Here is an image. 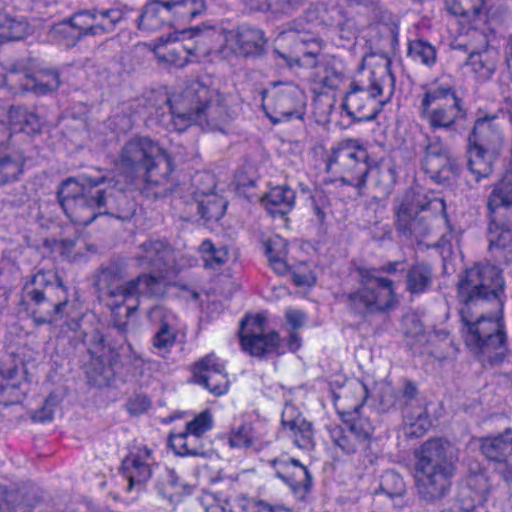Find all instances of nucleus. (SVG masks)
Wrapping results in <instances>:
<instances>
[{
    "label": "nucleus",
    "mask_w": 512,
    "mask_h": 512,
    "mask_svg": "<svg viewBox=\"0 0 512 512\" xmlns=\"http://www.w3.org/2000/svg\"><path fill=\"white\" fill-rule=\"evenodd\" d=\"M498 0H450L448 10L455 16H461L471 21L488 20L500 17L507 11L506 6L496 7Z\"/></svg>",
    "instance_id": "a878e982"
},
{
    "label": "nucleus",
    "mask_w": 512,
    "mask_h": 512,
    "mask_svg": "<svg viewBox=\"0 0 512 512\" xmlns=\"http://www.w3.org/2000/svg\"><path fill=\"white\" fill-rule=\"evenodd\" d=\"M408 56L415 62H419L429 68L437 61L435 46L424 39H415L408 44Z\"/></svg>",
    "instance_id": "49530a36"
},
{
    "label": "nucleus",
    "mask_w": 512,
    "mask_h": 512,
    "mask_svg": "<svg viewBox=\"0 0 512 512\" xmlns=\"http://www.w3.org/2000/svg\"><path fill=\"white\" fill-rule=\"evenodd\" d=\"M301 47L298 49L299 55L292 56L274 50V54L278 59L290 68L294 66L312 68V78L316 84L329 90H336L344 79L343 68L340 61L333 57H322L318 60L322 50V41L317 38L309 40L300 38Z\"/></svg>",
    "instance_id": "9d476101"
},
{
    "label": "nucleus",
    "mask_w": 512,
    "mask_h": 512,
    "mask_svg": "<svg viewBox=\"0 0 512 512\" xmlns=\"http://www.w3.org/2000/svg\"><path fill=\"white\" fill-rule=\"evenodd\" d=\"M4 81L12 90L31 91L36 94L55 91L60 85L59 74L54 70H42L34 76L15 66L9 69Z\"/></svg>",
    "instance_id": "412c9836"
},
{
    "label": "nucleus",
    "mask_w": 512,
    "mask_h": 512,
    "mask_svg": "<svg viewBox=\"0 0 512 512\" xmlns=\"http://www.w3.org/2000/svg\"><path fill=\"white\" fill-rule=\"evenodd\" d=\"M472 49L466 64L481 80H488L495 72L499 52L490 45L488 34L474 30L471 33Z\"/></svg>",
    "instance_id": "aec40b11"
},
{
    "label": "nucleus",
    "mask_w": 512,
    "mask_h": 512,
    "mask_svg": "<svg viewBox=\"0 0 512 512\" xmlns=\"http://www.w3.org/2000/svg\"><path fill=\"white\" fill-rule=\"evenodd\" d=\"M195 50L197 47H190L179 41L177 37L168 35L166 38H159L156 54L161 61L181 68L187 65L189 53H194Z\"/></svg>",
    "instance_id": "c9c22d12"
},
{
    "label": "nucleus",
    "mask_w": 512,
    "mask_h": 512,
    "mask_svg": "<svg viewBox=\"0 0 512 512\" xmlns=\"http://www.w3.org/2000/svg\"><path fill=\"white\" fill-rule=\"evenodd\" d=\"M169 245L161 240H148L138 247L135 260L138 265L144 269H153L161 271L166 265V260L170 255Z\"/></svg>",
    "instance_id": "f704fd0d"
},
{
    "label": "nucleus",
    "mask_w": 512,
    "mask_h": 512,
    "mask_svg": "<svg viewBox=\"0 0 512 512\" xmlns=\"http://www.w3.org/2000/svg\"><path fill=\"white\" fill-rule=\"evenodd\" d=\"M266 38L262 30L242 25L238 28L236 34L237 47L245 56H258L264 51Z\"/></svg>",
    "instance_id": "a19ab883"
},
{
    "label": "nucleus",
    "mask_w": 512,
    "mask_h": 512,
    "mask_svg": "<svg viewBox=\"0 0 512 512\" xmlns=\"http://www.w3.org/2000/svg\"><path fill=\"white\" fill-rule=\"evenodd\" d=\"M18 376L17 365L0 366V404L10 406L22 400L24 392Z\"/></svg>",
    "instance_id": "ea45409f"
},
{
    "label": "nucleus",
    "mask_w": 512,
    "mask_h": 512,
    "mask_svg": "<svg viewBox=\"0 0 512 512\" xmlns=\"http://www.w3.org/2000/svg\"><path fill=\"white\" fill-rule=\"evenodd\" d=\"M28 31V24L7 14L0 13V43L22 39Z\"/></svg>",
    "instance_id": "8fccbe9b"
},
{
    "label": "nucleus",
    "mask_w": 512,
    "mask_h": 512,
    "mask_svg": "<svg viewBox=\"0 0 512 512\" xmlns=\"http://www.w3.org/2000/svg\"><path fill=\"white\" fill-rule=\"evenodd\" d=\"M265 318L261 315L242 319L240 342L243 350L254 357L279 353L280 336L277 332H264Z\"/></svg>",
    "instance_id": "4468645a"
},
{
    "label": "nucleus",
    "mask_w": 512,
    "mask_h": 512,
    "mask_svg": "<svg viewBox=\"0 0 512 512\" xmlns=\"http://www.w3.org/2000/svg\"><path fill=\"white\" fill-rule=\"evenodd\" d=\"M480 441L482 454L495 463V469L506 482L512 483V429L506 428L503 433Z\"/></svg>",
    "instance_id": "f3484780"
},
{
    "label": "nucleus",
    "mask_w": 512,
    "mask_h": 512,
    "mask_svg": "<svg viewBox=\"0 0 512 512\" xmlns=\"http://www.w3.org/2000/svg\"><path fill=\"white\" fill-rule=\"evenodd\" d=\"M114 179L81 177L65 180L57 192L66 216L78 225H89L99 215L129 220L136 211L135 202Z\"/></svg>",
    "instance_id": "f03ea898"
},
{
    "label": "nucleus",
    "mask_w": 512,
    "mask_h": 512,
    "mask_svg": "<svg viewBox=\"0 0 512 512\" xmlns=\"http://www.w3.org/2000/svg\"><path fill=\"white\" fill-rule=\"evenodd\" d=\"M490 490V478L486 471H470L466 478V488L462 492V498L469 497L473 504L464 507L461 502H456L450 508L441 512H478L476 505H480L487 500Z\"/></svg>",
    "instance_id": "bb28decb"
},
{
    "label": "nucleus",
    "mask_w": 512,
    "mask_h": 512,
    "mask_svg": "<svg viewBox=\"0 0 512 512\" xmlns=\"http://www.w3.org/2000/svg\"><path fill=\"white\" fill-rule=\"evenodd\" d=\"M174 16L192 20L207 10L206 0H170Z\"/></svg>",
    "instance_id": "603ef678"
},
{
    "label": "nucleus",
    "mask_w": 512,
    "mask_h": 512,
    "mask_svg": "<svg viewBox=\"0 0 512 512\" xmlns=\"http://www.w3.org/2000/svg\"><path fill=\"white\" fill-rule=\"evenodd\" d=\"M214 33V29L212 27L205 26L201 28L200 26L192 27L188 30H183L181 32L182 36H187L188 38H196L195 42L188 43L190 47H197L194 53H189V56H205L210 53L211 49L206 45V41L209 38L210 34Z\"/></svg>",
    "instance_id": "864d4df0"
},
{
    "label": "nucleus",
    "mask_w": 512,
    "mask_h": 512,
    "mask_svg": "<svg viewBox=\"0 0 512 512\" xmlns=\"http://www.w3.org/2000/svg\"><path fill=\"white\" fill-rule=\"evenodd\" d=\"M191 435L188 432H180L177 434H171L169 437V445L177 455L180 456H197L201 452L196 447H191L189 438Z\"/></svg>",
    "instance_id": "13d9d810"
},
{
    "label": "nucleus",
    "mask_w": 512,
    "mask_h": 512,
    "mask_svg": "<svg viewBox=\"0 0 512 512\" xmlns=\"http://www.w3.org/2000/svg\"><path fill=\"white\" fill-rule=\"evenodd\" d=\"M291 279L296 286H312L316 278L310 271L292 270Z\"/></svg>",
    "instance_id": "774afa93"
},
{
    "label": "nucleus",
    "mask_w": 512,
    "mask_h": 512,
    "mask_svg": "<svg viewBox=\"0 0 512 512\" xmlns=\"http://www.w3.org/2000/svg\"><path fill=\"white\" fill-rule=\"evenodd\" d=\"M56 397L50 395L39 410L35 411L32 419L36 422H48L53 419Z\"/></svg>",
    "instance_id": "0e129e2a"
},
{
    "label": "nucleus",
    "mask_w": 512,
    "mask_h": 512,
    "mask_svg": "<svg viewBox=\"0 0 512 512\" xmlns=\"http://www.w3.org/2000/svg\"><path fill=\"white\" fill-rule=\"evenodd\" d=\"M22 302L36 326L61 319L68 303L66 290L55 274L42 271L31 276L25 283Z\"/></svg>",
    "instance_id": "0eeeda50"
},
{
    "label": "nucleus",
    "mask_w": 512,
    "mask_h": 512,
    "mask_svg": "<svg viewBox=\"0 0 512 512\" xmlns=\"http://www.w3.org/2000/svg\"><path fill=\"white\" fill-rule=\"evenodd\" d=\"M488 251L498 264L512 263V221L499 213H489Z\"/></svg>",
    "instance_id": "6ab92c4d"
},
{
    "label": "nucleus",
    "mask_w": 512,
    "mask_h": 512,
    "mask_svg": "<svg viewBox=\"0 0 512 512\" xmlns=\"http://www.w3.org/2000/svg\"><path fill=\"white\" fill-rule=\"evenodd\" d=\"M416 385L407 381L400 395L391 403V407L402 412L406 434L410 437H421L429 429L431 423L425 408L418 403Z\"/></svg>",
    "instance_id": "2eb2a0df"
},
{
    "label": "nucleus",
    "mask_w": 512,
    "mask_h": 512,
    "mask_svg": "<svg viewBox=\"0 0 512 512\" xmlns=\"http://www.w3.org/2000/svg\"><path fill=\"white\" fill-rule=\"evenodd\" d=\"M461 304L460 333L470 352L484 365L502 364L509 356L507 333L502 317L504 280L490 264L466 269L457 284Z\"/></svg>",
    "instance_id": "f257e3e1"
},
{
    "label": "nucleus",
    "mask_w": 512,
    "mask_h": 512,
    "mask_svg": "<svg viewBox=\"0 0 512 512\" xmlns=\"http://www.w3.org/2000/svg\"><path fill=\"white\" fill-rule=\"evenodd\" d=\"M368 153L356 140H346L333 149L328 159L327 167L333 164L340 165L344 170L357 173L355 185L358 189L365 187L369 172L367 164Z\"/></svg>",
    "instance_id": "dca6fc26"
},
{
    "label": "nucleus",
    "mask_w": 512,
    "mask_h": 512,
    "mask_svg": "<svg viewBox=\"0 0 512 512\" xmlns=\"http://www.w3.org/2000/svg\"><path fill=\"white\" fill-rule=\"evenodd\" d=\"M445 210V202L433 192L422 188H412L405 192L395 209V227L398 234L406 239L417 241L430 233V224L426 218H419L422 211L440 213Z\"/></svg>",
    "instance_id": "1a4fd4ad"
},
{
    "label": "nucleus",
    "mask_w": 512,
    "mask_h": 512,
    "mask_svg": "<svg viewBox=\"0 0 512 512\" xmlns=\"http://www.w3.org/2000/svg\"><path fill=\"white\" fill-rule=\"evenodd\" d=\"M320 19L327 26L340 25L342 11L337 6L321 5L319 9Z\"/></svg>",
    "instance_id": "69168bd1"
},
{
    "label": "nucleus",
    "mask_w": 512,
    "mask_h": 512,
    "mask_svg": "<svg viewBox=\"0 0 512 512\" xmlns=\"http://www.w3.org/2000/svg\"><path fill=\"white\" fill-rule=\"evenodd\" d=\"M105 348V336L98 330L93 331L89 337L88 347L91 362L86 368V374L89 383L96 387L109 385L114 377L112 365L104 359Z\"/></svg>",
    "instance_id": "b1692460"
},
{
    "label": "nucleus",
    "mask_w": 512,
    "mask_h": 512,
    "mask_svg": "<svg viewBox=\"0 0 512 512\" xmlns=\"http://www.w3.org/2000/svg\"><path fill=\"white\" fill-rule=\"evenodd\" d=\"M270 111L267 116L273 123L302 119L305 109V97L300 87L293 83H279L272 93L271 101L264 106Z\"/></svg>",
    "instance_id": "ddd939ff"
},
{
    "label": "nucleus",
    "mask_w": 512,
    "mask_h": 512,
    "mask_svg": "<svg viewBox=\"0 0 512 512\" xmlns=\"http://www.w3.org/2000/svg\"><path fill=\"white\" fill-rule=\"evenodd\" d=\"M372 102L373 99L368 97L365 93V89L353 82L351 84V90L345 96L343 108L352 118L359 121H371L377 116L375 109L367 111V106Z\"/></svg>",
    "instance_id": "e433bc0d"
},
{
    "label": "nucleus",
    "mask_w": 512,
    "mask_h": 512,
    "mask_svg": "<svg viewBox=\"0 0 512 512\" xmlns=\"http://www.w3.org/2000/svg\"><path fill=\"white\" fill-rule=\"evenodd\" d=\"M126 274V263L121 259H112L98 270L95 286L103 295L114 299V304L120 306L122 295H117L123 289V284L115 285Z\"/></svg>",
    "instance_id": "c756f323"
},
{
    "label": "nucleus",
    "mask_w": 512,
    "mask_h": 512,
    "mask_svg": "<svg viewBox=\"0 0 512 512\" xmlns=\"http://www.w3.org/2000/svg\"><path fill=\"white\" fill-rule=\"evenodd\" d=\"M489 213H499L512 221V168L494 185L487 202Z\"/></svg>",
    "instance_id": "72a5a7b5"
},
{
    "label": "nucleus",
    "mask_w": 512,
    "mask_h": 512,
    "mask_svg": "<svg viewBox=\"0 0 512 512\" xmlns=\"http://www.w3.org/2000/svg\"><path fill=\"white\" fill-rule=\"evenodd\" d=\"M265 252L268 259L286 257L288 253L286 240L278 235L268 239L265 245Z\"/></svg>",
    "instance_id": "680f3d73"
},
{
    "label": "nucleus",
    "mask_w": 512,
    "mask_h": 512,
    "mask_svg": "<svg viewBox=\"0 0 512 512\" xmlns=\"http://www.w3.org/2000/svg\"><path fill=\"white\" fill-rule=\"evenodd\" d=\"M415 482L419 497L435 503L451 491L458 449L446 438H431L415 452Z\"/></svg>",
    "instance_id": "423d86ee"
},
{
    "label": "nucleus",
    "mask_w": 512,
    "mask_h": 512,
    "mask_svg": "<svg viewBox=\"0 0 512 512\" xmlns=\"http://www.w3.org/2000/svg\"><path fill=\"white\" fill-rule=\"evenodd\" d=\"M348 388L358 394V399L353 406L346 407L339 403L341 397L333 393L334 406L345 427L329 426V438L343 455H358L364 466L373 465L380 455L379 444L374 435L375 427L368 417L360 414V409L368 397V389L359 381L351 383Z\"/></svg>",
    "instance_id": "7ed1b4c3"
},
{
    "label": "nucleus",
    "mask_w": 512,
    "mask_h": 512,
    "mask_svg": "<svg viewBox=\"0 0 512 512\" xmlns=\"http://www.w3.org/2000/svg\"><path fill=\"white\" fill-rule=\"evenodd\" d=\"M151 402L145 395H136L127 403L128 411L131 414L138 415L146 412L150 408Z\"/></svg>",
    "instance_id": "338daca9"
},
{
    "label": "nucleus",
    "mask_w": 512,
    "mask_h": 512,
    "mask_svg": "<svg viewBox=\"0 0 512 512\" xmlns=\"http://www.w3.org/2000/svg\"><path fill=\"white\" fill-rule=\"evenodd\" d=\"M132 8L116 5L109 8L93 7L75 12L65 24L76 32V39L112 34L127 20Z\"/></svg>",
    "instance_id": "f8f14e48"
},
{
    "label": "nucleus",
    "mask_w": 512,
    "mask_h": 512,
    "mask_svg": "<svg viewBox=\"0 0 512 512\" xmlns=\"http://www.w3.org/2000/svg\"><path fill=\"white\" fill-rule=\"evenodd\" d=\"M420 114L434 130L451 129L456 121L464 115L462 100H454L452 103L421 109Z\"/></svg>",
    "instance_id": "473e14b6"
},
{
    "label": "nucleus",
    "mask_w": 512,
    "mask_h": 512,
    "mask_svg": "<svg viewBox=\"0 0 512 512\" xmlns=\"http://www.w3.org/2000/svg\"><path fill=\"white\" fill-rule=\"evenodd\" d=\"M281 423L289 431L294 444L300 449L309 450L314 446V433L312 424L308 422L292 405L285 406Z\"/></svg>",
    "instance_id": "c85d7f7f"
},
{
    "label": "nucleus",
    "mask_w": 512,
    "mask_h": 512,
    "mask_svg": "<svg viewBox=\"0 0 512 512\" xmlns=\"http://www.w3.org/2000/svg\"><path fill=\"white\" fill-rule=\"evenodd\" d=\"M359 287L343 295V302L355 314L381 313L391 310L397 303L394 282L376 275L374 268L365 266L356 269Z\"/></svg>",
    "instance_id": "6e6552de"
},
{
    "label": "nucleus",
    "mask_w": 512,
    "mask_h": 512,
    "mask_svg": "<svg viewBox=\"0 0 512 512\" xmlns=\"http://www.w3.org/2000/svg\"><path fill=\"white\" fill-rule=\"evenodd\" d=\"M168 103L171 125L179 132L192 124L203 130L223 131L231 120L223 96L199 80L189 81Z\"/></svg>",
    "instance_id": "20e7f679"
},
{
    "label": "nucleus",
    "mask_w": 512,
    "mask_h": 512,
    "mask_svg": "<svg viewBox=\"0 0 512 512\" xmlns=\"http://www.w3.org/2000/svg\"><path fill=\"white\" fill-rule=\"evenodd\" d=\"M9 121L15 131L36 134L41 130L39 117L22 107H13L9 111Z\"/></svg>",
    "instance_id": "37998d69"
},
{
    "label": "nucleus",
    "mask_w": 512,
    "mask_h": 512,
    "mask_svg": "<svg viewBox=\"0 0 512 512\" xmlns=\"http://www.w3.org/2000/svg\"><path fill=\"white\" fill-rule=\"evenodd\" d=\"M258 440L259 436L255 432L252 424L244 423L231 433L229 444L231 447L248 448Z\"/></svg>",
    "instance_id": "4d7b16f0"
},
{
    "label": "nucleus",
    "mask_w": 512,
    "mask_h": 512,
    "mask_svg": "<svg viewBox=\"0 0 512 512\" xmlns=\"http://www.w3.org/2000/svg\"><path fill=\"white\" fill-rule=\"evenodd\" d=\"M239 506L244 512H278L281 506L272 505L264 500L242 496L239 499Z\"/></svg>",
    "instance_id": "052dcab7"
},
{
    "label": "nucleus",
    "mask_w": 512,
    "mask_h": 512,
    "mask_svg": "<svg viewBox=\"0 0 512 512\" xmlns=\"http://www.w3.org/2000/svg\"><path fill=\"white\" fill-rule=\"evenodd\" d=\"M225 203L216 195H205L197 202V211L200 217L206 221H218L225 214Z\"/></svg>",
    "instance_id": "3c124183"
},
{
    "label": "nucleus",
    "mask_w": 512,
    "mask_h": 512,
    "mask_svg": "<svg viewBox=\"0 0 512 512\" xmlns=\"http://www.w3.org/2000/svg\"><path fill=\"white\" fill-rule=\"evenodd\" d=\"M24 161L20 156L12 157L0 153V185L17 179Z\"/></svg>",
    "instance_id": "6e6d98bb"
},
{
    "label": "nucleus",
    "mask_w": 512,
    "mask_h": 512,
    "mask_svg": "<svg viewBox=\"0 0 512 512\" xmlns=\"http://www.w3.org/2000/svg\"><path fill=\"white\" fill-rule=\"evenodd\" d=\"M58 249L67 260L76 262L86 258L90 245H88L83 237L76 236L60 240Z\"/></svg>",
    "instance_id": "09e8293b"
},
{
    "label": "nucleus",
    "mask_w": 512,
    "mask_h": 512,
    "mask_svg": "<svg viewBox=\"0 0 512 512\" xmlns=\"http://www.w3.org/2000/svg\"><path fill=\"white\" fill-rule=\"evenodd\" d=\"M387 80L394 82V77L388 69H386L384 71L383 75L379 78H376L375 73L372 72L370 84H369L367 90H365V93L368 95V97H370L372 99H375L376 97L382 95L383 82L387 81Z\"/></svg>",
    "instance_id": "e2e57ef3"
},
{
    "label": "nucleus",
    "mask_w": 512,
    "mask_h": 512,
    "mask_svg": "<svg viewBox=\"0 0 512 512\" xmlns=\"http://www.w3.org/2000/svg\"><path fill=\"white\" fill-rule=\"evenodd\" d=\"M117 291V295H122L120 305L129 300L136 302V304L127 307V315H130L137 310L141 298L163 297L167 292V282L164 278L150 273H142L136 278L123 283V289Z\"/></svg>",
    "instance_id": "a211bd4d"
},
{
    "label": "nucleus",
    "mask_w": 512,
    "mask_h": 512,
    "mask_svg": "<svg viewBox=\"0 0 512 512\" xmlns=\"http://www.w3.org/2000/svg\"><path fill=\"white\" fill-rule=\"evenodd\" d=\"M495 117H483L476 120L469 135L468 162L469 171L475 180L488 177L502 146V132L493 121Z\"/></svg>",
    "instance_id": "9b49d317"
},
{
    "label": "nucleus",
    "mask_w": 512,
    "mask_h": 512,
    "mask_svg": "<svg viewBox=\"0 0 512 512\" xmlns=\"http://www.w3.org/2000/svg\"><path fill=\"white\" fill-rule=\"evenodd\" d=\"M296 193L288 186L272 188L261 198L262 205L272 217H283L294 207Z\"/></svg>",
    "instance_id": "58836bf2"
},
{
    "label": "nucleus",
    "mask_w": 512,
    "mask_h": 512,
    "mask_svg": "<svg viewBox=\"0 0 512 512\" xmlns=\"http://www.w3.org/2000/svg\"><path fill=\"white\" fill-rule=\"evenodd\" d=\"M454 100H461L456 94L455 89L447 83H436L426 90L423 94L420 110L431 108L432 105L452 103Z\"/></svg>",
    "instance_id": "c03bdc74"
},
{
    "label": "nucleus",
    "mask_w": 512,
    "mask_h": 512,
    "mask_svg": "<svg viewBox=\"0 0 512 512\" xmlns=\"http://www.w3.org/2000/svg\"><path fill=\"white\" fill-rule=\"evenodd\" d=\"M406 485L403 478L395 471L388 470L380 478L379 488L374 491L373 499L385 496L389 499H397L404 496Z\"/></svg>",
    "instance_id": "79ce46f5"
},
{
    "label": "nucleus",
    "mask_w": 512,
    "mask_h": 512,
    "mask_svg": "<svg viewBox=\"0 0 512 512\" xmlns=\"http://www.w3.org/2000/svg\"><path fill=\"white\" fill-rule=\"evenodd\" d=\"M433 280V268L426 262H417L405 270V290L413 296L426 293L432 287Z\"/></svg>",
    "instance_id": "4c0bfd02"
},
{
    "label": "nucleus",
    "mask_w": 512,
    "mask_h": 512,
    "mask_svg": "<svg viewBox=\"0 0 512 512\" xmlns=\"http://www.w3.org/2000/svg\"><path fill=\"white\" fill-rule=\"evenodd\" d=\"M212 425V415L209 411L205 410L186 424L184 432H188L193 437L200 438L212 428Z\"/></svg>",
    "instance_id": "bf43d9fd"
},
{
    "label": "nucleus",
    "mask_w": 512,
    "mask_h": 512,
    "mask_svg": "<svg viewBox=\"0 0 512 512\" xmlns=\"http://www.w3.org/2000/svg\"><path fill=\"white\" fill-rule=\"evenodd\" d=\"M199 249L203 255L205 267L218 268L228 259L227 249L225 247H215L210 240H204Z\"/></svg>",
    "instance_id": "5fc2aeb1"
},
{
    "label": "nucleus",
    "mask_w": 512,
    "mask_h": 512,
    "mask_svg": "<svg viewBox=\"0 0 512 512\" xmlns=\"http://www.w3.org/2000/svg\"><path fill=\"white\" fill-rule=\"evenodd\" d=\"M116 166L131 179L142 178L148 193L156 198L173 193L177 184L168 176L172 160L167 152L148 138H133L119 151Z\"/></svg>",
    "instance_id": "39448f33"
},
{
    "label": "nucleus",
    "mask_w": 512,
    "mask_h": 512,
    "mask_svg": "<svg viewBox=\"0 0 512 512\" xmlns=\"http://www.w3.org/2000/svg\"><path fill=\"white\" fill-rule=\"evenodd\" d=\"M195 382L203 385L210 393L221 396L229 388L228 374L225 365L215 354H208L193 366Z\"/></svg>",
    "instance_id": "5701e85b"
},
{
    "label": "nucleus",
    "mask_w": 512,
    "mask_h": 512,
    "mask_svg": "<svg viewBox=\"0 0 512 512\" xmlns=\"http://www.w3.org/2000/svg\"><path fill=\"white\" fill-rule=\"evenodd\" d=\"M368 176H371L375 184L383 191H388L397 180L395 164L392 161H381L379 164L369 167Z\"/></svg>",
    "instance_id": "de8ad7c7"
},
{
    "label": "nucleus",
    "mask_w": 512,
    "mask_h": 512,
    "mask_svg": "<svg viewBox=\"0 0 512 512\" xmlns=\"http://www.w3.org/2000/svg\"><path fill=\"white\" fill-rule=\"evenodd\" d=\"M160 494L172 500L173 497L190 493V487L184 484L173 469H165L157 482Z\"/></svg>",
    "instance_id": "a18cd8bd"
},
{
    "label": "nucleus",
    "mask_w": 512,
    "mask_h": 512,
    "mask_svg": "<svg viewBox=\"0 0 512 512\" xmlns=\"http://www.w3.org/2000/svg\"><path fill=\"white\" fill-rule=\"evenodd\" d=\"M276 477L287 484L294 493L305 494L312 485V476L299 460L290 457L270 461Z\"/></svg>",
    "instance_id": "393cba45"
},
{
    "label": "nucleus",
    "mask_w": 512,
    "mask_h": 512,
    "mask_svg": "<svg viewBox=\"0 0 512 512\" xmlns=\"http://www.w3.org/2000/svg\"><path fill=\"white\" fill-rule=\"evenodd\" d=\"M149 318L158 322L159 327L152 338L153 346L158 350L170 349L177 337L175 315L162 306H155L149 312Z\"/></svg>",
    "instance_id": "2f4dec72"
},
{
    "label": "nucleus",
    "mask_w": 512,
    "mask_h": 512,
    "mask_svg": "<svg viewBox=\"0 0 512 512\" xmlns=\"http://www.w3.org/2000/svg\"><path fill=\"white\" fill-rule=\"evenodd\" d=\"M170 2V0H152L148 2L137 17L138 28L153 32L170 24L174 16Z\"/></svg>",
    "instance_id": "7c9ffc66"
},
{
    "label": "nucleus",
    "mask_w": 512,
    "mask_h": 512,
    "mask_svg": "<svg viewBox=\"0 0 512 512\" xmlns=\"http://www.w3.org/2000/svg\"><path fill=\"white\" fill-rule=\"evenodd\" d=\"M424 157L422 168L435 181L447 179L446 172H454L456 168L455 159L450 149L438 136L425 135Z\"/></svg>",
    "instance_id": "4be33fe9"
},
{
    "label": "nucleus",
    "mask_w": 512,
    "mask_h": 512,
    "mask_svg": "<svg viewBox=\"0 0 512 512\" xmlns=\"http://www.w3.org/2000/svg\"><path fill=\"white\" fill-rule=\"evenodd\" d=\"M152 450L146 446L130 452L122 462L123 475L129 482L128 489L146 483L152 476Z\"/></svg>",
    "instance_id": "cd10ccee"
}]
</instances>
